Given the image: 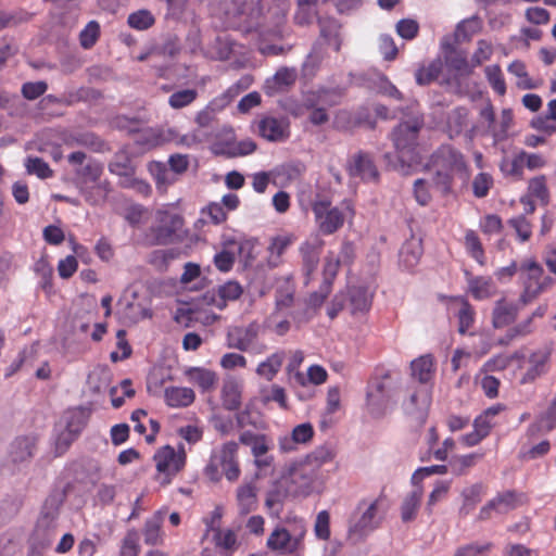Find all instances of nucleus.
Listing matches in <instances>:
<instances>
[{"instance_id": "9b49d317", "label": "nucleus", "mask_w": 556, "mask_h": 556, "mask_svg": "<svg viewBox=\"0 0 556 556\" xmlns=\"http://www.w3.org/2000/svg\"><path fill=\"white\" fill-rule=\"evenodd\" d=\"M220 514L215 511L212 519L206 522V532H213V543L216 551L220 556H232V554L239 548L240 542L235 530L222 529L218 525Z\"/></svg>"}, {"instance_id": "a211bd4d", "label": "nucleus", "mask_w": 556, "mask_h": 556, "mask_svg": "<svg viewBox=\"0 0 556 556\" xmlns=\"http://www.w3.org/2000/svg\"><path fill=\"white\" fill-rule=\"evenodd\" d=\"M266 545L270 551L293 554L300 549L302 541L299 536H292L286 528H276L269 534Z\"/></svg>"}, {"instance_id": "6ab92c4d", "label": "nucleus", "mask_w": 556, "mask_h": 556, "mask_svg": "<svg viewBox=\"0 0 556 556\" xmlns=\"http://www.w3.org/2000/svg\"><path fill=\"white\" fill-rule=\"evenodd\" d=\"M316 479V469L309 465H300L291 472V482L298 495H309L314 491Z\"/></svg>"}, {"instance_id": "3c124183", "label": "nucleus", "mask_w": 556, "mask_h": 556, "mask_svg": "<svg viewBox=\"0 0 556 556\" xmlns=\"http://www.w3.org/2000/svg\"><path fill=\"white\" fill-rule=\"evenodd\" d=\"M493 546L492 542H471L457 547L453 556H489Z\"/></svg>"}, {"instance_id": "c9c22d12", "label": "nucleus", "mask_w": 556, "mask_h": 556, "mask_svg": "<svg viewBox=\"0 0 556 556\" xmlns=\"http://www.w3.org/2000/svg\"><path fill=\"white\" fill-rule=\"evenodd\" d=\"M295 286L290 279L280 282L275 293L276 311L290 308L294 303Z\"/></svg>"}, {"instance_id": "f8f14e48", "label": "nucleus", "mask_w": 556, "mask_h": 556, "mask_svg": "<svg viewBox=\"0 0 556 556\" xmlns=\"http://www.w3.org/2000/svg\"><path fill=\"white\" fill-rule=\"evenodd\" d=\"M256 131L269 142H283L291 134L290 122L287 117L265 115L256 122Z\"/></svg>"}, {"instance_id": "052dcab7", "label": "nucleus", "mask_w": 556, "mask_h": 556, "mask_svg": "<svg viewBox=\"0 0 556 556\" xmlns=\"http://www.w3.org/2000/svg\"><path fill=\"white\" fill-rule=\"evenodd\" d=\"M508 225L515 229L520 242L528 241L532 236V225L525 215L513 217Z\"/></svg>"}, {"instance_id": "f257e3e1", "label": "nucleus", "mask_w": 556, "mask_h": 556, "mask_svg": "<svg viewBox=\"0 0 556 556\" xmlns=\"http://www.w3.org/2000/svg\"><path fill=\"white\" fill-rule=\"evenodd\" d=\"M428 169L434 188L444 197L453 193L457 180L467 184L470 168L465 155L451 144H441L430 155Z\"/></svg>"}, {"instance_id": "20e7f679", "label": "nucleus", "mask_w": 556, "mask_h": 556, "mask_svg": "<svg viewBox=\"0 0 556 556\" xmlns=\"http://www.w3.org/2000/svg\"><path fill=\"white\" fill-rule=\"evenodd\" d=\"M519 280L522 286L519 303L523 306L552 289L556 282L553 277L545 274L543 266L534 258H527L520 263Z\"/></svg>"}, {"instance_id": "0eeeda50", "label": "nucleus", "mask_w": 556, "mask_h": 556, "mask_svg": "<svg viewBox=\"0 0 556 556\" xmlns=\"http://www.w3.org/2000/svg\"><path fill=\"white\" fill-rule=\"evenodd\" d=\"M365 509L362 511L361 517L357 521L351 525L348 533V540L352 544H357L363 541L371 531L377 529L383 519V500L381 497L376 498L368 505L365 501L361 502L358 509Z\"/></svg>"}, {"instance_id": "0e129e2a", "label": "nucleus", "mask_w": 556, "mask_h": 556, "mask_svg": "<svg viewBox=\"0 0 556 556\" xmlns=\"http://www.w3.org/2000/svg\"><path fill=\"white\" fill-rule=\"evenodd\" d=\"M363 117L361 114H352L348 111H340L336 116V127L342 130H349L362 125Z\"/></svg>"}, {"instance_id": "338daca9", "label": "nucleus", "mask_w": 556, "mask_h": 556, "mask_svg": "<svg viewBox=\"0 0 556 556\" xmlns=\"http://www.w3.org/2000/svg\"><path fill=\"white\" fill-rule=\"evenodd\" d=\"M296 80V71L294 68L281 67L273 77V83L276 88L282 90L286 87L293 85Z\"/></svg>"}, {"instance_id": "a878e982", "label": "nucleus", "mask_w": 556, "mask_h": 556, "mask_svg": "<svg viewBox=\"0 0 556 556\" xmlns=\"http://www.w3.org/2000/svg\"><path fill=\"white\" fill-rule=\"evenodd\" d=\"M242 388V383L233 378L226 379L224 381L220 391V399L225 409L237 410L240 408Z\"/></svg>"}, {"instance_id": "bf43d9fd", "label": "nucleus", "mask_w": 556, "mask_h": 556, "mask_svg": "<svg viewBox=\"0 0 556 556\" xmlns=\"http://www.w3.org/2000/svg\"><path fill=\"white\" fill-rule=\"evenodd\" d=\"M179 256L178 249L155 250L149 256V264L156 268H166L169 261Z\"/></svg>"}, {"instance_id": "473e14b6", "label": "nucleus", "mask_w": 556, "mask_h": 556, "mask_svg": "<svg viewBox=\"0 0 556 556\" xmlns=\"http://www.w3.org/2000/svg\"><path fill=\"white\" fill-rule=\"evenodd\" d=\"M89 418H90V410L88 408L79 406V407L68 409L65 413V428L64 429L76 434L77 437H79L81 431L87 426Z\"/></svg>"}, {"instance_id": "c756f323", "label": "nucleus", "mask_w": 556, "mask_h": 556, "mask_svg": "<svg viewBox=\"0 0 556 556\" xmlns=\"http://www.w3.org/2000/svg\"><path fill=\"white\" fill-rule=\"evenodd\" d=\"M496 286L491 277L476 276L468 279V292L477 301L488 300L496 294Z\"/></svg>"}, {"instance_id": "2eb2a0df", "label": "nucleus", "mask_w": 556, "mask_h": 556, "mask_svg": "<svg viewBox=\"0 0 556 556\" xmlns=\"http://www.w3.org/2000/svg\"><path fill=\"white\" fill-rule=\"evenodd\" d=\"M430 405L431 392L425 386L414 389L408 397L403 401V408L406 414L414 416L420 422H425Z\"/></svg>"}, {"instance_id": "2f4dec72", "label": "nucleus", "mask_w": 556, "mask_h": 556, "mask_svg": "<svg viewBox=\"0 0 556 556\" xmlns=\"http://www.w3.org/2000/svg\"><path fill=\"white\" fill-rule=\"evenodd\" d=\"M548 361L549 352L542 350L533 352L529 358L530 367L522 376L521 383L533 382L536 378L542 376L546 371Z\"/></svg>"}, {"instance_id": "c85d7f7f", "label": "nucleus", "mask_w": 556, "mask_h": 556, "mask_svg": "<svg viewBox=\"0 0 556 556\" xmlns=\"http://www.w3.org/2000/svg\"><path fill=\"white\" fill-rule=\"evenodd\" d=\"M164 400L166 405L173 408L188 407L193 404L195 393L187 387H167L164 390Z\"/></svg>"}, {"instance_id": "1a4fd4ad", "label": "nucleus", "mask_w": 556, "mask_h": 556, "mask_svg": "<svg viewBox=\"0 0 556 556\" xmlns=\"http://www.w3.org/2000/svg\"><path fill=\"white\" fill-rule=\"evenodd\" d=\"M315 223L320 233L330 236L343 227L345 216L343 212L331 205L328 198H317L312 202Z\"/></svg>"}, {"instance_id": "6e6d98bb", "label": "nucleus", "mask_w": 556, "mask_h": 556, "mask_svg": "<svg viewBox=\"0 0 556 556\" xmlns=\"http://www.w3.org/2000/svg\"><path fill=\"white\" fill-rule=\"evenodd\" d=\"M149 172L154 177L157 188L166 187L175 181V179L170 177L169 169L162 162H151L149 164Z\"/></svg>"}, {"instance_id": "e433bc0d", "label": "nucleus", "mask_w": 556, "mask_h": 556, "mask_svg": "<svg viewBox=\"0 0 556 556\" xmlns=\"http://www.w3.org/2000/svg\"><path fill=\"white\" fill-rule=\"evenodd\" d=\"M527 191V195L538 199L542 205L546 206L549 203L551 194L545 175L531 178L528 182Z\"/></svg>"}, {"instance_id": "de8ad7c7", "label": "nucleus", "mask_w": 556, "mask_h": 556, "mask_svg": "<svg viewBox=\"0 0 556 556\" xmlns=\"http://www.w3.org/2000/svg\"><path fill=\"white\" fill-rule=\"evenodd\" d=\"M485 77L495 93L505 96L507 91L506 81L500 65H489L484 68Z\"/></svg>"}, {"instance_id": "864d4df0", "label": "nucleus", "mask_w": 556, "mask_h": 556, "mask_svg": "<svg viewBox=\"0 0 556 556\" xmlns=\"http://www.w3.org/2000/svg\"><path fill=\"white\" fill-rule=\"evenodd\" d=\"M482 22L478 16H471L458 23L456 27V37L458 40H469L475 34L479 33Z\"/></svg>"}, {"instance_id": "49530a36", "label": "nucleus", "mask_w": 556, "mask_h": 556, "mask_svg": "<svg viewBox=\"0 0 556 556\" xmlns=\"http://www.w3.org/2000/svg\"><path fill=\"white\" fill-rule=\"evenodd\" d=\"M422 497L421 490L410 492L401 506V517L404 522L415 519Z\"/></svg>"}, {"instance_id": "13d9d810", "label": "nucleus", "mask_w": 556, "mask_h": 556, "mask_svg": "<svg viewBox=\"0 0 556 556\" xmlns=\"http://www.w3.org/2000/svg\"><path fill=\"white\" fill-rule=\"evenodd\" d=\"M198 98L195 89H185L172 93L168 98V104L175 110L190 105Z\"/></svg>"}, {"instance_id": "6e6552de", "label": "nucleus", "mask_w": 556, "mask_h": 556, "mask_svg": "<svg viewBox=\"0 0 556 556\" xmlns=\"http://www.w3.org/2000/svg\"><path fill=\"white\" fill-rule=\"evenodd\" d=\"M65 496V492L60 490H54L48 495V497L45 500V503L40 511L38 527L42 525H45L46 527H50V525L58 519L60 515V508L64 503ZM38 534L39 528H37L35 532V535L30 544V549L34 554L41 555L48 547H50L52 543V538L48 533L42 541H38Z\"/></svg>"}, {"instance_id": "7c9ffc66", "label": "nucleus", "mask_w": 556, "mask_h": 556, "mask_svg": "<svg viewBox=\"0 0 556 556\" xmlns=\"http://www.w3.org/2000/svg\"><path fill=\"white\" fill-rule=\"evenodd\" d=\"M295 237L293 235H280L271 238L268 245V266L271 268L278 267L282 264V255L286 253L288 248L294 242Z\"/></svg>"}, {"instance_id": "a19ab883", "label": "nucleus", "mask_w": 556, "mask_h": 556, "mask_svg": "<svg viewBox=\"0 0 556 556\" xmlns=\"http://www.w3.org/2000/svg\"><path fill=\"white\" fill-rule=\"evenodd\" d=\"M532 331V317H528L519 324L508 328L506 333L497 340V344L503 346L508 345L516 339L523 338L530 334Z\"/></svg>"}, {"instance_id": "09e8293b", "label": "nucleus", "mask_w": 556, "mask_h": 556, "mask_svg": "<svg viewBox=\"0 0 556 556\" xmlns=\"http://www.w3.org/2000/svg\"><path fill=\"white\" fill-rule=\"evenodd\" d=\"M469 111L464 106L455 108L447 116V127L452 135H459L468 124Z\"/></svg>"}, {"instance_id": "4d7b16f0", "label": "nucleus", "mask_w": 556, "mask_h": 556, "mask_svg": "<svg viewBox=\"0 0 556 556\" xmlns=\"http://www.w3.org/2000/svg\"><path fill=\"white\" fill-rule=\"evenodd\" d=\"M493 185V177L489 173H479L472 180V193L478 199L485 198Z\"/></svg>"}, {"instance_id": "c03bdc74", "label": "nucleus", "mask_w": 556, "mask_h": 556, "mask_svg": "<svg viewBox=\"0 0 556 556\" xmlns=\"http://www.w3.org/2000/svg\"><path fill=\"white\" fill-rule=\"evenodd\" d=\"M443 64L441 60H434L427 66L418 68L415 73L416 83L426 86L437 80L442 73Z\"/></svg>"}, {"instance_id": "f3484780", "label": "nucleus", "mask_w": 556, "mask_h": 556, "mask_svg": "<svg viewBox=\"0 0 556 556\" xmlns=\"http://www.w3.org/2000/svg\"><path fill=\"white\" fill-rule=\"evenodd\" d=\"M518 302L509 301L506 298H502L494 303L492 309V326L495 329H503L514 324L519 315Z\"/></svg>"}, {"instance_id": "4be33fe9", "label": "nucleus", "mask_w": 556, "mask_h": 556, "mask_svg": "<svg viewBox=\"0 0 556 556\" xmlns=\"http://www.w3.org/2000/svg\"><path fill=\"white\" fill-rule=\"evenodd\" d=\"M451 301L453 304L458 306L455 313V316L458 320L457 331L460 334H466L468 333L469 329L473 327L476 321L475 307L464 296H454L451 299Z\"/></svg>"}, {"instance_id": "ddd939ff", "label": "nucleus", "mask_w": 556, "mask_h": 556, "mask_svg": "<svg viewBox=\"0 0 556 556\" xmlns=\"http://www.w3.org/2000/svg\"><path fill=\"white\" fill-rule=\"evenodd\" d=\"M346 170L350 177L359 178L363 181L377 182L379 179V172L371 156L363 151L351 157Z\"/></svg>"}, {"instance_id": "7ed1b4c3", "label": "nucleus", "mask_w": 556, "mask_h": 556, "mask_svg": "<svg viewBox=\"0 0 556 556\" xmlns=\"http://www.w3.org/2000/svg\"><path fill=\"white\" fill-rule=\"evenodd\" d=\"M156 224L151 226L144 237L148 245H168L184 239V216L172 207L156 211Z\"/></svg>"}, {"instance_id": "5fc2aeb1", "label": "nucleus", "mask_w": 556, "mask_h": 556, "mask_svg": "<svg viewBox=\"0 0 556 556\" xmlns=\"http://www.w3.org/2000/svg\"><path fill=\"white\" fill-rule=\"evenodd\" d=\"M100 24L90 21L79 34V42L84 49H91L100 37Z\"/></svg>"}, {"instance_id": "ea45409f", "label": "nucleus", "mask_w": 556, "mask_h": 556, "mask_svg": "<svg viewBox=\"0 0 556 556\" xmlns=\"http://www.w3.org/2000/svg\"><path fill=\"white\" fill-rule=\"evenodd\" d=\"M254 333L250 329L235 327L228 332L227 343L231 349L247 351L253 341Z\"/></svg>"}, {"instance_id": "39448f33", "label": "nucleus", "mask_w": 556, "mask_h": 556, "mask_svg": "<svg viewBox=\"0 0 556 556\" xmlns=\"http://www.w3.org/2000/svg\"><path fill=\"white\" fill-rule=\"evenodd\" d=\"M238 450L239 445L235 441L226 442L213 450L204 468L205 476L212 482H219L223 475L230 482L237 481L241 475Z\"/></svg>"}, {"instance_id": "f03ea898", "label": "nucleus", "mask_w": 556, "mask_h": 556, "mask_svg": "<svg viewBox=\"0 0 556 556\" xmlns=\"http://www.w3.org/2000/svg\"><path fill=\"white\" fill-rule=\"evenodd\" d=\"M422 126V117L416 116L400 123L391 132L397 159L403 166L410 167L421 161L418 137Z\"/></svg>"}, {"instance_id": "72a5a7b5", "label": "nucleus", "mask_w": 556, "mask_h": 556, "mask_svg": "<svg viewBox=\"0 0 556 556\" xmlns=\"http://www.w3.org/2000/svg\"><path fill=\"white\" fill-rule=\"evenodd\" d=\"M422 245L419 240L410 239L404 242L400 251V263L407 269H413L420 261Z\"/></svg>"}, {"instance_id": "cd10ccee", "label": "nucleus", "mask_w": 556, "mask_h": 556, "mask_svg": "<svg viewBox=\"0 0 556 556\" xmlns=\"http://www.w3.org/2000/svg\"><path fill=\"white\" fill-rule=\"evenodd\" d=\"M314 437V428L309 422L298 425L293 428L291 437H286L279 441L280 450L291 452L295 450V444H306Z\"/></svg>"}, {"instance_id": "b1692460", "label": "nucleus", "mask_w": 556, "mask_h": 556, "mask_svg": "<svg viewBox=\"0 0 556 556\" xmlns=\"http://www.w3.org/2000/svg\"><path fill=\"white\" fill-rule=\"evenodd\" d=\"M111 191V184L106 179L93 184L92 186H79L80 194L84 197L85 201L91 206L103 205L106 202Z\"/></svg>"}, {"instance_id": "69168bd1", "label": "nucleus", "mask_w": 556, "mask_h": 556, "mask_svg": "<svg viewBox=\"0 0 556 556\" xmlns=\"http://www.w3.org/2000/svg\"><path fill=\"white\" fill-rule=\"evenodd\" d=\"M419 31V24L412 18H403L396 24V33L405 40H413L417 37Z\"/></svg>"}, {"instance_id": "37998d69", "label": "nucleus", "mask_w": 556, "mask_h": 556, "mask_svg": "<svg viewBox=\"0 0 556 556\" xmlns=\"http://www.w3.org/2000/svg\"><path fill=\"white\" fill-rule=\"evenodd\" d=\"M283 358V352H276L269 355L264 362L258 364L256 372L267 380H271L280 370Z\"/></svg>"}, {"instance_id": "58836bf2", "label": "nucleus", "mask_w": 556, "mask_h": 556, "mask_svg": "<svg viewBox=\"0 0 556 556\" xmlns=\"http://www.w3.org/2000/svg\"><path fill=\"white\" fill-rule=\"evenodd\" d=\"M484 494V486L481 483L472 484L463 490V505L460 507V514L464 516L469 515L476 507V505L482 500Z\"/></svg>"}, {"instance_id": "8fccbe9b", "label": "nucleus", "mask_w": 556, "mask_h": 556, "mask_svg": "<svg viewBox=\"0 0 556 556\" xmlns=\"http://www.w3.org/2000/svg\"><path fill=\"white\" fill-rule=\"evenodd\" d=\"M127 24L136 30H147L155 24V17L146 9L138 10L128 15Z\"/></svg>"}, {"instance_id": "393cba45", "label": "nucleus", "mask_w": 556, "mask_h": 556, "mask_svg": "<svg viewBox=\"0 0 556 556\" xmlns=\"http://www.w3.org/2000/svg\"><path fill=\"white\" fill-rule=\"evenodd\" d=\"M185 376L203 393L212 391L217 382L216 372L203 367H189L185 370Z\"/></svg>"}, {"instance_id": "423d86ee", "label": "nucleus", "mask_w": 556, "mask_h": 556, "mask_svg": "<svg viewBox=\"0 0 556 556\" xmlns=\"http://www.w3.org/2000/svg\"><path fill=\"white\" fill-rule=\"evenodd\" d=\"M153 460L156 468V480L161 485H168L186 467L187 454L182 444L179 445L178 451L172 445H164L155 452Z\"/></svg>"}, {"instance_id": "774afa93", "label": "nucleus", "mask_w": 556, "mask_h": 556, "mask_svg": "<svg viewBox=\"0 0 556 556\" xmlns=\"http://www.w3.org/2000/svg\"><path fill=\"white\" fill-rule=\"evenodd\" d=\"M236 262V255L233 252L223 249L216 253L213 258L215 267L222 273H228L232 269Z\"/></svg>"}, {"instance_id": "603ef678", "label": "nucleus", "mask_w": 556, "mask_h": 556, "mask_svg": "<svg viewBox=\"0 0 556 556\" xmlns=\"http://www.w3.org/2000/svg\"><path fill=\"white\" fill-rule=\"evenodd\" d=\"M26 172L29 175H36L40 179H47L53 176V170L49 164L38 156H28L25 161Z\"/></svg>"}, {"instance_id": "a18cd8bd", "label": "nucleus", "mask_w": 556, "mask_h": 556, "mask_svg": "<svg viewBox=\"0 0 556 556\" xmlns=\"http://www.w3.org/2000/svg\"><path fill=\"white\" fill-rule=\"evenodd\" d=\"M464 244L468 254L475 258L480 265L485 263V255L479 236L472 229H468L465 233Z\"/></svg>"}, {"instance_id": "4468645a", "label": "nucleus", "mask_w": 556, "mask_h": 556, "mask_svg": "<svg viewBox=\"0 0 556 556\" xmlns=\"http://www.w3.org/2000/svg\"><path fill=\"white\" fill-rule=\"evenodd\" d=\"M242 294L243 287L237 280H227L217 288L207 291L204 299L207 304L224 309L228 302L237 301Z\"/></svg>"}, {"instance_id": "dca6fc26", "label": "nucleus", "mask_w": 556, "mask_h": 556, "mask_svg": "<svg viewBox=\"0 0 556 556\" xmlns=\"http://www.w3.org/2000/svg\"><path fill=\"white\" fill-rule=\"evenodd\" d=\"M323 245L324 241L316 239L304 241L299 248L302 260L301 270L305 277V285L311 282L314 273L318 268Z\"/></svg>"}, {"instance_id": "9d476101", "label": "nucleus", "mask_w": 556, "mask_h": 556, "mask_svg": "<svg viewBox=\"0 0 556 556\" xmlns=\"http://www.w3.org/2000/svg\"><path fill=\"white\" fill-rule=\"evenodd\" d=\"M528 501L529 500L525 493L517 492L515 490L501 492L481 507L477 518L479 521H485L491 519L494 513L501 515L508 514L509 511L526 505Z\"/></svg>"}, {"instance_id": "aec40b11", "label": "nucleus", "mask_w": 556, "mask_h": 556, "mask_svg": "<svg viewBox=\"0 0 556 556\" xmlns=\"http://www.w3.org/2000/svg\"><path fill=\"white\" fill-rule=\"evenodd\" d=\"M257 486L254 482L240 484L236 490V505L239 515L247 516L258 506Z\"/></svg>"}, {"instance_id": "412c9836", "label": "nucleus", "mask_w": 556, "mask_h": 556, "mask_svg": "<svg viewBox=\"0 0 556 556\" xmlns=\"http://www.w3.org/2000/svg\"><path fill=\"white\" fill-rule=\"evenodd\" d=\"M166 510L160 509L146 520L142 534L147 545L155 546L164 543L162 526L165 520Z\"/></svg>"}, {"instance_id": "f704fd0d", "label": "nucleus", "mask_w": 556, "mask_h": 556, "mask_svg": "<svg viewBox=\"0 0 556 556\" xmlns=\"http://www.w3.org/2000/svg\"><path fill=\"white\" fill-rule=\"evenodd\" d=\"M350 308L353 315L366 313L371 306V296L365 287L349 288Z\"/></svg>"}, {"instance_id": "4c0bfd02", "label": "nucleus", "mask_w": 556, "mask_h": 556, "mask_svg": "<svg viewBox=\"0 0 556 556\" xmlns=\"http://www.w3.org/2000/svg\"><path fill=\"white\" fill-rule=\"evenodd\" d=\"M103 164L97 160H89L86 165L76 169V175L80 181V186L88 185L89 182L97 184L103 174Z\"/></svg>"}, {"instance_id": "680f3d73", "label": "nucleus", "mask_w": 556, "mask_h": 556, "mask_svg": "<svg viewBox=\"0 0 556 556\" xmlns=\"http://www.w3.org/2000/svg\"><path fill=\"white\" fill-rule=\"evenodd\" d=\"M334 458V452L329 446H319L307 456L309 467H320L324 464L330 463Z\"/></svg>"}, {"instance_id": "5701e85b", "label": "nucleus", "mask_w": 556, "mask_h": 556, "mask_svg": "<svg viewBox=\"0 0 556 556\" xmlns=\"http://www.w3.org/2000/svg\"><path fill=\"white\" fill-rule=\"evenodd\" d=\"M412 377L421 384H427L435 374V362L432 354L421 355L410 362Z\"/></svg>"}, {"instance_id": "bb28decb", "label": "nucleus", "mask_w": 556, "mask_h": 556, "mask_svg": "<svg viewBox=\"0 0 556 556\" xmlns=\"http://www.w3.org/2000/svg\"><path fill=\"white\" fill-rule=\"evenodd\" d=\"M37 439L34 435L16 438L10 447V457L13 463H23L34 456Z\"/></svg>"}, {"instance_id": "e2e57ef3", "label": "nucleus", "mask_w": 556, "mask_h": 556, "mask_svg": "<svg viewBox=\"0 0 556 556\" xmlns=\"http://www.w3.org/2000/svg\"><path fill=\"white\" fill-rule=\"evenodd\" d=\"M139 536L136 530H129L123 539L119 556H138Z\"/></svg>"}, {"instance_id": "79ce46f5", "label": "nucleus", "mask_w": 556, "mask_h": 556, "mask_svg": "<svg viewBox=\"0 0 556 556\" xmlns=\"http://www.w3.org/2000/svg\"><path fill=\"white\" fill-rule=\"evenodd\" d=\"M166 141L164 132L161 128L148 127L140 130L136 137V143L151 149L163 144Z\"/></svg>"}]
</instances>
